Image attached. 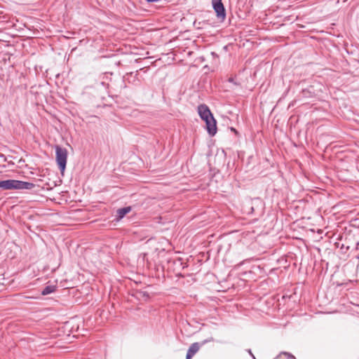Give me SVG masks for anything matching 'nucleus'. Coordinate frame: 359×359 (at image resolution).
Instances as JSON below:
<instances>
[{
	"label": "nucleus",
	"instance_id": "f257e3e1",
	"mask_svg": "<svg viewBox=\"0 0 359 359\" xmlns=\"http://www.w3.org/2000/svg\"><path fill=\"white\" fill-rule=\"evenodd\" d=\"M35 185L33 183L15 180H0L1 190H22L32 189Z\"/></svg>",
	"mask_w": 359,
	"mask_h": 359
},
{
	"label": "nucleus",
	"instance_id": "f03ea898",
	"mask_svg": "<svg viewBox=\"0 0 359 359\" xmlns=\"http://www.w3.org/2000/svg\"><path fill=\"white\" fill-rule=\"evenodd\" d=\"M56 152V161L61 172L65 170L67 159V151L65 148H62L59 146L55 147Z\"/></svg>",
	"mask_w": 359,
	"mask_h": 359
},
{
	"label": "nucleus",
	"instance_id": "7ed1b4c3",
	"mask_svg": "<svg viewBox=\"0 0 359 359\" xmlns=\"http://www.w3.org/2000/svg\"><path fill=\"white\" fill-rule=\"evenodd\" d=\"M211 1L217 18L220 19L221 21H224L226 18V11L222 0H211Z\"/></svg>",
	"mask_w": 359,
	"mask_h": 359
},
{
	"label": "nucleus",
	"instance_id": "20e7f679",
	"mask_svg": "<svg viewBox=\"0 0 359 359\" xmlns=\"http://www.w3.org/2000/svg\"><path fill=\"white\" fill-rule=\"evenodd\" d=\"M205 124L209 135L214 136L217 133V123L214 117H210V121Z\"/></svg>",
	"mask_w": 359,
	"mask_h": 359
},
{
	"label": "nucleus",
	"instance_id": "39448f33",
	"mask_svg": "<svg viewBox=\"0 0 359 359\" xmlns=\"http://www.w3.org/2000/svg\"><path fill=\"white\" fill-rule=\"evenodd\" d=\"M201 345L196 342L192 344L188 349L186 359H191L200 349Z\"/></svg>",
	"mask_w": 359,
	"mask_h": 359
},
{
	"label": "nucleus",
	"instance_id": "423d86ee",
	"mask_svg": "<svg viewBox=\"0 0 359 359\" xmlns=\"http://www.w3.org/2000/svg\"><path fill=\"white\" fill-rule=\"evenodd\" d=\"M198 111L201 118H207L212 115L209 108L205 104L199 105Z\"/></svg>",
	"mask_w": 359,
	"mask_h": 359
},
{
	"label": "nucleus",
	"instance_id": "0eeeda50",
	"mask_svg": "<svg viewBox=\"0 0 359 359\" xmlns=\"http://www.w3.org/2000/svg\"><path fill=\"white\" fill-rule=\"evenodd\" d=\"M131 210L130 207H126L123 208L118 209L117 210V216L119 219L123 218L126 214Z\"/></svg>",
	"mask_w": 359,
	"mask_h": 359
},
{
	"label": "nucleus",
	"instance_id": "6e6552de",
	"mask_svg": "<svg viewBox=\"0 0 359 359\" xmlns=\"http://www.w3.org/2000/svg\"><path fill=\"white\" fill-rule=\"evenodd\" d=\"M55 290V286L54 285H48L46 286L41 292V294L47 295L49 294Z\"/></svg>",
	"mask_w": 359,
	"mask_h": 359
},
{
	"label": "nucleus",
	"instance_id": "1a4fd4ad",
	"mask_svg": "<svg viewBox=\"0 0 359 359\" xmlns=\"http://www.w3.org/2000/svg\"><path fill=\"white\" fill-rule=\"evenodd\" d=\"M210 117H213V116L211 115L210 116H208L207 118H201L205 122V123H207L208 122H209L210 121Z\"/></svg>",
	"mask_w": 359,
	"mask_h": 359
},
{
	"label": "nucleus",
	"instance_id": "9d476101",
	"mask_svg": "<svg viewBox=\"0 0 359 359\" xmlns=\"http://www.w3.org/2000/svg\"><path fill=\"white\" fill-rule=\"evenodd\" d=\"M284 355H287L288 359H295V358L292 355L289 354L287 353H284Z\"/></svg>",
	"mask_w": 359,
	"mask_h": 359
},
{
	"label": "nucleus",
	"instance_id": "9b49d317",
	"mask_svg": "<svg viewBox=\"0 0 359 359\" xmlns=\"http://www.w3.org/2000/svg\"><path fill=\"white\" fill-rule=\"evenodd\" d=\"M213 341V339H212V338H210V339H207V340L204 341L203 342V344H205V343H207V342H209V341Z\"/></svg>",
	"mask_w": 359,
	"mask_h": 359
},
{
	"label": "nucleus",
	"instance_id": "f8f14e48",
	"mask_svg": "<svg viewBox=\"0 0 359 359\" xmlns=\"http://www.w3.org/2000/svg\"><path fill=\"white\" fill-rule=\"evenodd\" d=\"M148 2H155V1H157L158 0H147Z\"/></svg>",
	"mask_w": 359,
	"mask_h": 359
}]
</instances>
